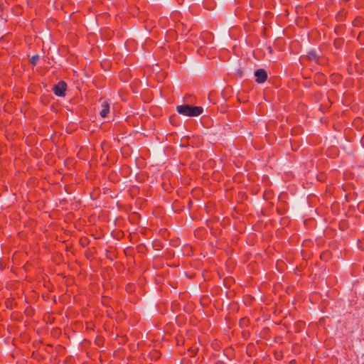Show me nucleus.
<instances>
[{
  "mask_svg": "<svg viewBox=\"0 0 364 364\" xmlns=\"http://www.w3.org/2000/svg\"><path fill=\"white\" fill-rule=\"evenodd\" d=\"M66 90V83L63 81L59 82L57 85H55L53 88V91L55 95L59 97H63L65 94Z\"/></svg>",
  "mask_w": 364,
  "mask_h": 364,
  "instance_id": "2",
  "label": "nucleus"
},
{
  "mask_svg": "<svg viewBox=\"0 0 364 364\" xmlns=\"http://www.w3.org/2000/svg\"><path fill=\"white\" fill-rule=\"evenodd\" d=\"M256 82L258 83L264 82L267 78V72L264 69H259L255 72Z\"/></svg>",
  "mask_w": 364,
  "mask_h": 364,
  "instance_id": "3",
  "label": "nucleus"
},
{
  "mask_svg": "<svg viewBox=\"0 0 364 364\" xmlns=\"http://www.w3.org/2000/svg\"><path fill=\"white\" fill-rule=\"evenodd\" d=\"M308 57L310 59H315L316 58V55H315V53L314 52H309V54H308Z\"/></svg>",
  "mask_w": 364,
  "mask_h": 364,
  "instance_id": "6",
  "label": "nucleus"
},
{
  "mask_svg": "<svg viewBox=\"0 0 364 364\" xmlns=\"http://www.w3.org/2000/svg\"><path fill=\"white\" fill-rule=\"evenodd\" d=\"M203 108L201 107H192L188 105H178L176 107V111L184 116L187 117H197L203 112Z\"/></svg>",
  "mask_w": 364,
  "mask_h": 364,
  "instance_id": "1",
  "label": "nucleus"
},
{
  "mask_svg": "<svg viewBox=\"0 0 364 364\" xmlns=\"http://www.w3.org/2000/svg\"><path fill=\"white\" fill-rule=\"evenodd\" d=\"M39 56L38 55H33L31 59V63L32 65H36L38 62Z\"/></svg>",
  "mask_w": 364,
  "mask_h": 364,
  "instance_id": "5",
  "label": "nucleus"
},
{
  "mask_svg": "<svg viewBox=\"0 0 364 364\" xmlns=\"http://www.w3.org/2000/svg\"><path fill=\"white\" fill-rule=\"evenodd\" d=\"M101 107H102V109L100 112V116L102 118H105V117H107L108 113L109 112V105L108 102L105 101L102 103Z\"/></svg>",
  "mask_w": 364,
  "mask_h": 364,
  "instance_id": "4",
  "label": "nucleus"
}]
</instances>
